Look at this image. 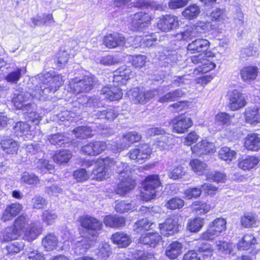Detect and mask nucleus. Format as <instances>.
<instances>
[{"instance_id": "f257e3e1", "label": "nucleus", "mask_w": 260, "mask_h": 260, "mask_svg": "<svg viewBox=\"0 0 260 260\" xmlns=\"http://www.w3.org/2000/svg\"><path fill=\"white\" fill-rule=\"evenodd\" d=\"M36 80L40 85L35 87L32 93L19 91L14 94L12 102L17 109L28 110L31 106L30 101L32 98L46 100L48 93L55 92L64 82L62 77L54 72L39 74L36 76Z\"/></svg>"}, {"instance_id": "f03ea898", "label": "nucleus", "mask_w": 260, "mask_h": 260, "mask_svg": "<svg viewBox=\"0 0 260 260\" xmlns=\"http://www.w3.org/2000/svg\"><path fill=\"white\" fill-rule=\"evenodd\" d=\"M79 221L81 226L84 229L82 236L91 241L96 240L99 236V231L103 228L102 221L89 215L80 217Z\"/></svg>"}, {"instance_id": "7ed1b4c3", "label": "nucleus", "mask_w": 260, "mask_h": 260, "mask_svg": "<svg viewBox=\"0 0 260 260\" xmlns=\"http://www.w3.org/2000/svg\"><path fill=\"white\" fill-rule=\"evenodd\" d=\"M162 93L163 90L161 88L146 90L144 88L137 87L129 91L128 96L135 104H144L152 98L159 96Z\"/></svg>"}, {"instance_id": "20e7f679", "label": "nucleus", "mask_w": 260, "mask_h": 260, "mask_svg": "<svg viewBox=\"0 0 260 260\" xmlns=\"http://www.w3.org/2000/svg\"><path fill=\"white\" fill-rule=\"evenodd\" d=\"M157 175L147 176L143 183V188L141 191L140 199L144 201H148L155 197L156 189L160 185Z\"/></svg>"}, {"instance_id": "39448f33", "label": "nucleus", "mask_w": 260, "mask_h": 260, "mask_svg": "<svg viewBox=\"0 0 260 260\" xmlns=\"http://www.w3.org/2000/svg\"><path fill=\"white\" fill-rule=\"evenodd\" d=\"M141 139V135L137 132L133 131L126 133L122 136L119 142H113L114 147H111L110 148L115 153L121 151L128 148L131 144L137 142Z\"/></svg>"}, {"instance_id": "423d86ee", "label": "nucleus", "mask_w": 260, "mask_h": 260, "mask_svg": "<svg viewBox=\"0 0 260 260\" xmlns=\"http://www.w3.org/2000/svg\"><path fill=\"white\" fill-rule=\"evenodd\" d=\"M119 174L120 182L118 184L116 190V193L120 196H123L130 190L133 189L135 186V181L131 177V172L130 168L122 171Z\"/></svg>"}, {"instance_id": "0eeeda50", "label": "nucleus", "mask_w": 260, "mask_h": 260, "mask_svg": "<svg viewBox=\"0 0 260 260\" xmlns=\"http://www.w3.org/2000/svg\"><path fill=\"white\" fill-rule=\"evenodd\" d=\"M119 174L120 182L118 184L116 190V193L120 196H123L130 190L133 189L135 186V181L131 177V172L130 168L122 171Z\"/></svg>"}, {"instance_id": "6e6552de", "label": "nucleus", "mask_w": 260, "mask_h": 260, "mask_svg": "<svg viewBox=\"0 0 260 260\" xmlns=\"http://www.w3.org/2000/svg\"><path fill=\"white\" fill-rule=\"evenodd\" d=\"M191 62L199 65L198 70L203 73H207L216 67L213 56H206L205 53H200L190 57Z\"/></svg>"}, {"instance_id": "1a4fd4ad", "label": "nucleus", "mask_w": 260, "mask_h": 260, "mask_svg": "<svg viewBox=\"0 0 260 260\" xmlns=\"http://www.w3.org/2000/svg\"><path fill=\"white\" fill-rule=\"evenodd\" d=\"M95 84V77L92 75H89L85 76L82 79L77 82H71L70 86L75 93H79L89 92L93 88Z\"/></svg>"}, {"instance_id": "9d476101", "label": "nucleus", "mask_w": 260, "mask_h": 260, "mask_svg": "<svg viewBox=\"0 0 260 260\" xmlns=\"http://www.w3.org/2000/svg\"><path fill=\"white\" fill-rule=\"evenodd\" d=\"M129 28L133 31H141L147 27L151 21L150 16L145 13H137L130 16Z\"/></svg>"}, {"instance_id": "9b49d317", "label": "nucleus", "mask_w": 260, "mask_h": 260, "mask_svg": "<svg viewBox=\"0 0 260 260\" xmlns=\"http://www.w3.org/2000/svg\"><path fill=\"white\" fill-rule=\"evenodd\" d=\"M111 147H114L113 142L107 143L104 141H95L85 145L82 147L83 153L89 155H96L102 153L106 149L111 150Z\"/></svg>"}, {"instance_id": "f8f14e48", "label": "nucleus", "mask_w": 260, "mask_h": 260, "mask_svg": "<svg viewBox=\"0 0 260 260\" xmlns=\"http://www.w3.org/2000/svg\"><path fill=\"white\" fill-rule=\"evenodd\" d=\"M179 26V20L177 16L166 15L159 18L157 22L158 28L164 32H168Z\"/></svg>"}, {"instance_id": "ddd939ff", "label": "nucleus", "mask_w": 260, "mask_h": 260, "mask_svg": "<svg viewBox=\"0 0 260 260\" xmlns=\"http://www.w3.org/2000/svg\"><path fill=\"white\" fill-rule=\"evenodd\" d=\"M229 107L232 111H236L244 107L246 99L244 94L235 89L229 92Z\"/></svg>"}, {"instance_id": "4468645a", "label": "nucleus", "mask_w": 260, "mask_h": 260, "mask_svg": "<svg viewBox=\"0 0 260 260\" xmlns=\"http://www.w3.org/2000/svg\"><path fill=\"white\" fill-rule=\"evenodd\" d=\"M151 153V148L147 144H145L141 145L139 148L131 150L128 152V155L130 159L142 163L148 158Z\"/></svg>"}, {"instance_id": "2eb2a0df", "label": "nucleus", "mask_w": 260, "mask_h": 260, "mask_svg": "<svg viewBox=\"0 0 260 260\" xmlns=\"http://www.w3.org/2000/svg\"><path fill=\"white\" fill-rule=\"evenodd\" d=\"M178 219L176 218H167L165 222L159 224L161 235L169 237L174 235L178 231Z\"/></svg>"}, {"instance_id": "dca6fc26", "label": "nucleus", "mask_w": 260, "mask_h": 260, "mask_svg": "<svg viewBox=\"0 0 260 260\" xmlns=\"http://www.w3.org/2000/svg\"><path fill=\"white\" fill-rule=\"evenodd\" d=\"M126 41L122 34L114 32L108 34L105 37L104 44L108 48H114L125 45Z\"/></svg>"}, {"instance_id": "f3484780", "label": "nucleus", "mask_w": 260, "mask_h": 260, "mask_svg": "<svg viewBox=\"0 0 260 260\" xmlns=\"http://www.w3.org/2000/svg\"><path fill=\"white\" fill-rule=\"evenodd\" d=\"M131 69L125 66L120 67L116 70L113 77V82L117 86L125 84L132 76Z\"/></svg>"}, {"instance_id": "a211bd4d", "label": "nucleus", "mask_w": 260, "mask_h": 260, "mask_svg": "<svg viewBox=\"0 0 260 260\" xmlns=\"http://www.w3.org/2000/svg\"><path fill=\"white\" fill-rule=\"evenodd\" d=\"M103 164L107 170L108 169H113L115 170L117 173L121 174L122 171L126 170L129 167L127 164L122 162L119 160H115L113 158L109 157H106L104 159H99V164L98 165Z\"/></svg>"}, {"instance_id": "6ab92c4d", "label": "nucleus", "mask_w": 260, "mask_h": 260, "mask_svg": "<svg viewBox=\"0 0 260 260\" xmlns=\"http://www.w3.org/2000/svg\"><path fill=\"white\" fill-rule=\"evenodd\" d=\"M173 132L182 134L186 132L192 125L190 118L187 117H178L172 121Z\"/></svg>"}, {"instance_id": "aec40b11", "label": "nucleus", "mask_w": 260, "mask_h": 260, "mask_svg": "<svg viewBox=\"0 0 260 260\" xmlns=\"http://www.w3.org/2000/svg\"><path fill=\"white\" fill-rule=\"evenodd\" d=\"M210 43L205 39H197L189 43L187 51L191 53H204L209 48Z\"/></svg>"}, {"instance_id": "412c9836", "label": "nucleus", "mask_w": 260, "mask_h": 260, "mask_svg": "<svg viewBox=\"0 0 260 260\" xmlns=\"http://www.w3.org/2000/svg\"><path fill=\"white\" fill-rule=\"evenodd\" d=\"M114 87H104L101 91L102 99H108L111 101L119 100L122 96L121 89H119L117 84L114 83Z\"/></svg>"}, {"instance_id": "4be33fe9", "label": "nucleus", "mask_w": 260, "mask_h": 260, "mask_svg": "<svg viewBox=\"0 0 260 260\" xmlns=\"http://www.w3.org/2000/svg\"><path fill=\"white\" fill-rule=\"evenodd\" d=\"M193 153L198 156L213 153L215 151V147L213 143L207 140H203L191 147Z\"/></svg>"}, {"instance_id": "5701e85b", "label": "nucleus", "mask_w": 260, "mask_h": 260, "mask_svg": "<svg viewBox=\"0 0 260 260\" xmlns=\"http://www.w3.org/2000/svg\"><path fill=\"white\" fill-rule=\"evenodd\" d=\"M22 205L19 203H15L11 204L6 208L2 217V219L5 221L11 220L18 215L22 211Z\"/></svg>"}, {"instance_id": "b1692460", "label": "nucleus", "mask_w": 260, "mask_h": 260, "mask_svg": "<svg viewBox=\"0 0 260 260\" xmlns=\"http://www.w3.org/2000/svg\"><path fill=\"white\" fill-rule=\"evenodd\" d=\"M131 39L134 40V44L132 45L135 47L138 46L150 47L155 45L157 41V38L154 35L145 36L143 38L137 36L134 38L131 37Z\"/></svg>"}, {"instance_id": "393cba45", "label": "nucleus", "mask_w": 260, "mask_h": 260, "mask_svg": "<svg viewBox=\"0 0 260 260\" xmlns=\"http://www.w3.org/2000/svg\"><path fill=\"white\" fill-rule=\"evenodd\" d=\"M182 245L180 242L175 241L166 247L165 255L171 259H176L182 252Z\"/></svg>"}, {"instance_id": "a878e982", "label": "nucleus", "mask_w": 260, "mask_h": 260, "mask_svg": "<svg viewBox=\"0 0 260 260\" xmlns=\"http://www.w3.org/2000/svg\"><path fill=\"white\" fill-rule=\"evenodd\" d=\"M103 221L106 226L112 228H121L124 226L125 224V218L117 215L106 216Z\"/></svg>"}, {"instance_id": "bb28decb", "label": "nucleus", "mask_w": 260, "mask_h": 260, "mask_svg": "<svg viewBox=\"0 0 260 260\" xmlns=\"http://www.w3.org/2000/svg\"><path fill=\"white\" fill-rule=\"evenodd\" d=\"M112 242L120 247H126L132 242L131 238L124 232H117L112 235Z\"/></svg>"}, {"instance_id": "cd10ccee", "label": "nucleus", "mask_w": 260, "mask_h": 260, "mask_svg": "<svg viewBox=\"0 0 260 260\" xmlns=\"http://www.w3.org/2000/svg\"><path fill=\"white\" fill-rule=\"evenodd\" d=\"M94 241L83 237L80 240L77 241L73 248L74 253L77 255L85 253L92 245Z\"/></svg>"}, {"instance_id": "c85d7f7f", "label": "nucleus", "mask_w": 260, "mask_h": 260, "mask_svg": "<svg viewBox=\"0 0 260 260\" xmlns=\"http://www.w3.org/2000/svg\"><path fill=\"white\" fill-rule=\"evenodd\" d=\"M245 116L248 123L255 124L260 122V107L254 106L247 109Z\"/></svg>"}, {"instance_id": "c756f323", "label": "nucleus", "mask_w": 260, "mask_h": 260, "mask_svg": "<svg viewBox=\"0 0 260 260\" xmlns=\"http://www.w3.org/2000/svg\"><path fill=\"white\" fill-rule=\"evenodd\" d=\"M244 145L250 150L257 151L260 149V137L257 134H248L245 138Z\"/></svg>"}, {"instance_id": "7c9ffc66", "label": "nucleus", "mask_w": 260, "mask_h": 260, "mask_svg": "<svg viewBox=\"0 0 260 260\" xmlns=\"http://www.w3.org/2000/svg\"><path fill=\"white\" fill-rule=\"evenodd\" d=\"M161 88V87H160ZM163 90V93L160 94L159 96V99L158 101L159 103H164L166 102H170L177 100L178 98L182 97L184 92L180 89L175 90L172 91L168 92L164 95H162L164 93V90Z\"/></svg>"}, {"instance_id": "2f4dec72", "label": "nucleus", "mask_w": 260, "mask_h": 260, "mask_svg": "<svg viewBox=\"0 0 260 260\" xmlns=\"http://www.w3.org/2000/svg\"><path fill=\"white\" fill-rule=\"evenodd\" d=\"M42 231V228L40 225L36 223H32L29 228L24 232L23 239L29 242L36 239Z\"/></svg>"}, {"instance_id": "473e14b6", "label": "nucleus", "mask_w": 260, "mask_h": 260, "mask_svg": "<svg viewBox=\"0 0 260 260\" xmlns=\"http://www.w3.org/2000/svg\"><path fill=\"white\" fill-rule=\"evenodd\" d=\"M257 73L258 68L255 66L246 67L240 71L241 77L245 82L254 80L257 76Z\"/></svg>"}, {"instance_id": "72a5a7b5", "label": "nucleus", "mask_w": 260, "mask_h": 260, "mask_svg": "<svg viewBox=\"0 0 260 260\" xmlns=\"http://www.w3.org/2000/svg\"><path fill=\"white\" fill-rule=\"evenodd\" d=\"M30 126L26 122H18L13 127V133L17 137H27L31 138Z\"/></svg>"}, {"instance_id": "f704fd0d", "label": "nucleus", "mask_w": 260, "mask_h": 260, "mask_svg": "<svg viewBox=\"0 0 260 260\" xmlns=\"http://www.w3.org/2000/svg\"><path fill=\"white\" fill-rule=\"evenodd\" d=\"M58 240L55 235L52 233L47 234L42 240V244L47 251L54 249L57 246Z\"/></svg>"}, {"instance_id": "c9c22d12", "label": "nucleus", "mask_w": 260, "mask_h": 260, "mask_svg": "<svg viewBox=\"0 0 260 260\" xmlns=\"http://www.w3.org/2000/svg\"><path fill=\"white\" fill-rule=\"evenodd\" d=\"M1 144L3 150L8 154L16 153L19 147L17 142L10 139L3 140Z\"/></svg>"}, {"instance_id": "e433bc0d", "label": "nucleus", "mask_w": 260, "mask_h": 260, "mask_svg": "<svg viewBox=\"0 0 260 260\" xmlns=\"http://www.w3.org/2000/svg\"><path fill=\"white\" fill-rule=\"evenodd\" d=\"M256 243V240L251 234H246L237 244L240 250H247Z\"/></svg>"}, {"instance_id": "4c0bfd02", "label": "nucleus", "mask_w": 260, "mask_h": 260, "mask_svg": "<svg viewBox=\"0 0 260 260\" xmlns=\"http://www.w3.org/2000/svg\"><path fill=\"white\" fill-rule=\"evenodd\" d=\"M259 161V159L257 157L248 156L240 161L238 166L244 170H248L254 168Z\"/></svg>"}, {"instance_id": "58836bf2", "label": "nucleus", "mask_w": 260, "mask_h": 260, "mask_svg": "<svg viewBox=\"0 0 260 260\" xmlns=\"http://www.w3.org/2000/svg\"><path fill=\"white\" fill-rule=\"evenodd\" d=\"M118 115V113L112 109H107L102 111H98L96 116L99 119H105L109 121H113Z\"/></svg>"}, {"instance_id": "ea45409f", "label": "nucleus", "mask_w": 260, "mask_h": 260, "mask_svg": "<svg viewBox=\"0 0 260 260\" xmlns=\"http://www.w3.org/2000/svg\"><path fill=\"white\" fill-rule=\"evenodd\" d=\"M99 159L94 163V168L91 172V175L94 179L98 180H102L105 178L106 169L103 164L98 165Z\"/></svg>"}, {"instance_id": "a19ab883", "label": "nucleus", "mask_w": 260, "mask_h": 260, "mask_svg": "<svg viewBox=\"0 0 260 260\" xmlns=\"http://www.w3.org/2000/svg\"><path fill=\"white\" fill-rule=\"evenodd\" d=\"M25 73V69L17 68L8 74L5 79L8 82L16 84L21 78L22 73Z\"/></svg>"}, {"instance_id": "79ce46f5", "label": "nucleus", "mask_w": 260, "mask_h": 260, "mask_svg": "<svg viewBox=\"0 0 260 260\" xmlns=\"http://www.w3.org/2000/svg\"><path fill=\"white\" fill-rule=\"evenodd\" d=\"M189 165L192 171L199 175H203L207 170L208 167L207 165L198 159L191 160Z\"/></svg>"}, {"instance_id": "37998d69", "label": "nucleus", "mask_w": 260, "mask_h": 260, "mask_svg": "<svg viewBox=\"0 0 260 260\" xmlns=\"http://www.w3.org/2000/svg\"><path fill=\"white\" fill-rule=\"evenodd\" d=\"M200 13V9L196 4L187 7L182 13L184 17L189 20L197 18Z\"/></svg>"}, {"instance_id": "c03bdc74", "label": "nucleus", "mask_w": 260, "mask_h": 260, "mask_svg": "<svg viewBox=\"0 0 260 260\" xmlns=\"http://www.w3.org/2000/svg\"><path fill=\"white\" fill-rule=\"evenodd\" d=\"M210 16L213 19L221 23H224L229 20L224 9L216 8L211 12Z\"/></svg>"}, {"instance_id": "a18cd8bd", "label": "nucleus", "mask_w": 260, "mask_h": 260, "mask_svg": "<svg viewBox=\"0 0 260 260\" xmlns=\"http://www.w3.org/2000/svg\"><path fill=\"white\" fill-rule=\"evenodd\" d=\"M72 157V153L68 150H63L56 153L53 156V159L57 164L67 163Z\"/></svg>"}, {"instance_id": "49530a36", "label": "nucleus", "mask_w": 260, "mask_h": 260, "mask_svg": "<svg viewBox=\"0 0 260 260\" xmlns=\"http://www.w3.org/2000/svg\"><path fill=\"white\" fill-rule=\"evenodd\" d=\"M153 224L147 218L140 219L135 223L134 230L137 233H141L152 229Z\"/></svg>"}, {"instance_id": "de8ad7c7", "label": "nucleus", "mask_w": 260, "mask_h": 260, "mask_svg": "<svg viewBox=\"0 0 260 260\" xmlns=\"http://www.w3.org/2000/svg\"><path fill=\"white\" fill-rule=\"evenodd\" d=\"M73 133L76 137L82 139L91 137L93 135L92 130L89 127L84 126L76 127Z\"/></svg>"}, {"instance_id": "09e8293b", "label": "nucleus", "mask_w": 260, "mask_h": 260, "mask_svg": "<svg viewBox=\"0 0 260 260\" xmlns=\"http://www.w3.org/2000/svg\"><path fill=\"white\" fill-rule=\"evenodd\" d=\"M203 225V219L200 217H197L188 220L187 228L191 232H197L201 229Z\"/></svg>"}, {"instance_id": "8fccbe9b", "label": "nucleus", "mask_w": 260, "mask_h": 260, "mask_svg": "<svg viewBox=\"0 0 260 260\" xmlns=\"http://www.w3.org/2000/svg\"><path fill=\"white\" fill-rule=\"evenodd\" d=\"M29 219L26 216L21 215L15 220L14 227L20 233L24 232V230L28 225Z\"/></svg>"}, {"instance_id": "3c124183", "label": "nucleus", "mask_w": 260, "mask_h": 260, "mask_svg": "<svg viewBox=\"0 0 260 260\" xmlns=\"http://www.w3.org/2000/svg\"><path fill=\"white\" fill-rule=\"evenodd\" d=\"M24 246V244L23 242L16 241L9 244L6 247L7 250V254L8 255H12L13 254L19 253L22 250Z\"/></svg>"}, {"instance_id": "603ef678", "label": "nucleus", "mask_w": 260, "mask_h": 260, "mask_svg": "<svg viewBox=\"0 0 260 260\" xmlns=\"http://www.w3.org/2000/svg\"><path fill=\"white\" fill-rule=\"evenodd\" d=\"M257 218L255 214L251 213H246L241 218L242 225L245 228H249L255 225Z\"/></svg>"}, {"instance_id": "864d4df0", "label": "nucleus", "mask_w": 260, "mask_h": 260, "mask_svg": "<svg viewBox=\"0 0 260 260\" xmlns=\"http://www.w3.org/2000/svg\"><path fill=\"white\" fill-rule=\"evenodd\" d=\"M57 218L56 212L53 210H44L42 215L43 221L47 225L53 224Z\"/></svg>"}, {"instance_id": "5fc2aeb1", "label": "nucleus", "mask_w": 260, "mask_h": 260, "mask_svg": "<svg viewBox=\"0 0 260 260\" xmlns=\"http://www.w3.org/2000/svg\"><path fill=\"white\" fill-rule=\"evenodd\" d=\"M21 234H20L14 226L13 228H8L6 229L3 236V241L9 242L17 239Z\"/></svg>"}, {"instance_id": "6e6d98bb", "label": "nucleus", "mask_w": 260, "mask_h": 260, "mask_svg": "<svg viewBox=\"0 0 260 260\" xmlns=\"http://www.w3.org/2000/svg\"><path fill=\"white\" fill-rule=\"evenodd\" d=\"M20 181L28 185H37L39 182L38 176L34 174L24 172L21 175Z\"/></svg>"}, {"instance_id": "4d7b16f0", "label": "nucleus", "mask_w": 260, "mask_h": 260, "mask_svg": "<svg viewBox=\"0 0 260 260\" xmlns=\"http://www.w3.org/2000/svg\"><path fill=\"white\" fill-rule=\"evenodd\" d=\"M236 153L235 151L231 150L228 147H222L218 153L220 159L225 161H232L235 158Z\"/></svg>"}, {"instance_id": "13d9d810", "label": "nucleus", "mask_w": 260, "mask_h": 260, "mask_svg": "<svg viewBox=\"0 0 260 260\" xmlns=\"http://www.w3.org/2000/svg\"><path fill=\"white\" fill-rule=\"evenodd\" d=\"M216 248L220 252L227 254H234L232 245L231 244L224 241H218L216 242Z\"/></svg>"}, {"instance_id": "bf43d9fd", "label": "nucleus", "mask_w": 260, "mask_h": 260, "mask_svg": "<svg viewBox=\"0 0 260 260\" xmlns=\"http://www.w3.org/2000/svg\"><path fill=\"white\" fill-rule=\"evenodd\" d=\"M197 248L199 254L202 255L204 258H207L212 255L213 249L209 244L201 243Z\"/></svg>"}, {"instance_id": "052dcab7", "label": "nucleus", "mask_w": 260, "mask_h": 260, "mask_svg": "<svg viewBox=\"0 0 260 260\" xmlns=\"http://www.w3.org/2000/svg\"><path fill=\"white\" fill-rule=\"evenodd\" d=\"M132 255L136 260H155L152 253L142 250H135L132 252Z\"/></svg>"}, {"instance_id": "680f3d73", "label": "nucleus", "mask_w": 260, "mask_h": 260, "mask_svg": "<svg viewBox=\"0 0 260 260\" xmlns=\"http://www.w3.org/2000/svg\"><path fill=\"white\" fill-rule=\"evenodd\" d=\"M220 234L226 229V221L222 218H217L209 224Z\"/></svg>"}, {"instance_id": "e2e57ef3", "label": "nucleus", "mask_w": 260, "mask_h": 260, "mask_svg": "<svg viewBox=\"0 0 260 260\" xmlns=\"http://www.w3.org/2000/svg\"><path fill=\"white\" fill-rule=\"evenodd\" d=\"M96 253L99 257L105 259L109 256L111 254V248L110 247V245L107 243H103L99 246V248Z\"/></svg>"}, {"instance_id": "0e129e2a", "label": "nucleus", "mask_w": 260, "mask_h": 260, "mask_svg": "<svg viewBox=\"0 0 260 260\" xmlns=\"http://www.w3.org/2000/svg\"><path fill=\"white\" fill-rule=\"evenodd\" d=\"M36 167L41 173H45L46 171L52 170L53 166L50 164L47 160L40 159L36 162Z\"/></svg>"}, {"instance_id": "69168bd1", "label": "nucleus", "mask_w": 260, "mask_h": 260, "mask_svg": "<svg viewBox=\"0 0 260 260\" xmlns=\"http://www.w3.org/2000/svg\"><path fill=\"white\" fill-rule=\"evenodd\" d=\"M231 122V117L226 113H220L215 116V124L219 126L228 125Z\"/></svg>"}, {"instance_id": "338daca9", "label": "nucleus", "mask_w": 260, "mask_h": 260, "mask_svg": "<svg viewBox=\"0 0 260 260\" xmlns=\"http://www.w3.org/2000/svg\"><path fill=\"white\" fill-rule=\"evenodd\" d=\"M47 139L51 144L54 145H62L66 141L64 136L60 134L48 136Z\"/></svg>"}, {"instance_id": "774afa93", "label": "nucleus", "mask_w": 260, "mask_h": 260, "mask_svg": "<svg viewBox=\"0 0 260 260\" xmlns=\"http://www.w3.org/2000/svg\"><path fill=\"white\" fill-rule=\"evenodd\" d=\"M26 252V260H45L44 255L37 250L29 248Z\"/></svg>"}]
</instances>
